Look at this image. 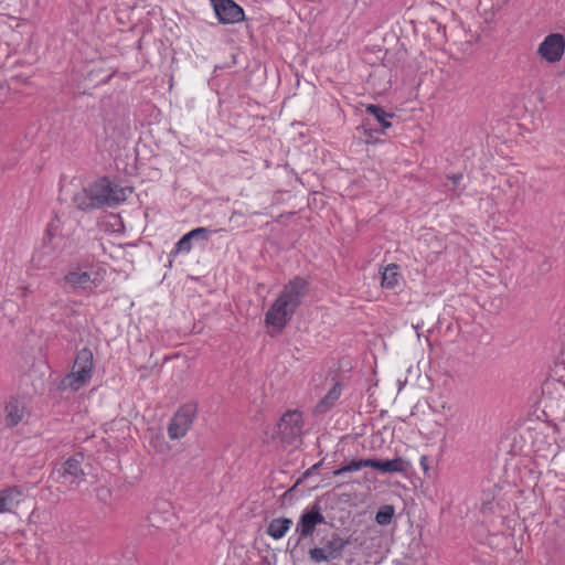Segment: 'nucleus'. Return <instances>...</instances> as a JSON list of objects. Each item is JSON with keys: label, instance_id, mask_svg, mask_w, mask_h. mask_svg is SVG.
I'll return each mask as SVG.
<instances>
[{"label": "nucleus", "instance_id": "obj_1", "mask_svg": "<svg viewBox=\"0 0 565 565\" xmlns=\"http://www.w3.org/2000/svg\"><path fill=\"white\" fill-rule=\"evenodd\" d=\"M94 369V355L89 348L84 347L76 352L72 371L62 380L64 387L78 391L92 379Z\"/></svg>", "mask_w": 565, "mask_h": 565}, {"label": "nucleus", "instance_id": "obj_2", "mask_svg": "<svg viewBox=\"0 0 565 565\" xmlns=\"http://www.w3.org/2000/svg\"><path fill=\"white\" fill-rule=\"evenodd\" d=\"M95 206L102 209L104 206L117 205L127 199V192L131 193L129 186H120L111 182L108 178H102L89 185Z\"/></svg>", "mask_w": 565, "mask_h": 565}, {"label": "nucleus", "instance_id": "obj_3", "mask_svg": "<svg viewBox=\"0 0 565 565\" xmlns=\"http://www.w3.org/2000/svg\"><path fill=\"white\" fill-rule=\"evenodd\" d=\"M322 546H315L309 550V558L316 563H329L340 559L348 545L351 544L350 537H342L339 533L332 532Z\"/></svg>", "mask_w": 565, "mask_h": 565}, {"label": "nucleus", "instance_id": "obj_4", "mask_svg": "<svg viewBox=\"0 0 565 565\" xmlns=\"http://www.w3.org/2000/svg\"><path fill=\"white\" fill-rule=\"evenodd\" d=\"M323 523H326V519L318 501L305 509L296 525L295 532L297 534V539L295 540L294 548L299 546L305 539L312 536L317 525Z\"/></svg>", "mask_w": 565, "mask_h": 565}, {"label": "nucleus", "instance_id": "obj_5", "mask_svg": "<svg viewBox=\"0 0 565 565\" xmlns=\"http://www.w3.org/2000/svg\"><path fill=\"white\" fill-rule=\"evenodd\" d=\"M198 414L195 403H186L179 407L168 425V435L171 439H180L184 437L191 428L193 420Z\"/></svg>", "mask_w": 565, "mask_h": 565}, {"label": "nucleus", "instance_id": "obj_6", "mask_svg": "<svg viewBox=\"0 0 565 565\" xmlns=\"http://www.w3.org/2000/svg\"><path fill=\"white\" fill-rule=\"evenodd\" d=\"M302 414L299 411H287L277 424V434L281 441L291 445L300 437Z\"/></svg>", "mask_w": 565, "mask_h": 565}, {"label": "nucleus", "instance_id": "obj_7", "mask_svg": "<svg viewBox=\"0 0 565 565\" xmlns=\"http://www.w3.org/2000/svg\"><path fill=\"white\" fill-rule=\"evenodd\" d=\"M365 111L372 116V119H365L361 128L369 137H372V132L385 134V130L392 126L390 119L394 117V114L386 111L382 106L370 104Z\"/></svg>", "mask_w": 565, "mask_h": 565}, {"label": "nucleus", "instance_id": "obj_8", "mask_svg": "<svg viewBox=\"0 0 565 565\" xmlns=\"http://www.w3.org/2000/svg\"><path fill=\"white\" fill-rule=\"evenodd\" d=\"M295 310L286 303L280 297H278L265 315V322L267 326H271L278 332H281L287 323L292 319Z\"/></svg>", "mask_w": 565, "mask_h": 565}, {"label": "nucleus", "instance_id": "obj_9", "mask_svg": "<svg viewBox=\"0 0 565 565\" xmlns=\"http://www.w3.org/2000/svg\"><path fill=\"white\" fill-rule=\"evenodd\" d=\"M213 232L209 227H196L185 233L174 245L169 254V266H172V258L179 254H188L193 247V242H207Z\"/></svg>", "mask_w": 565, "mask_h": 565}, {"label": "nucleus", "instance_id": "obj_10", "mask_svg": "<svg viewBox=\"0 0 565 565\" xmlns=\"http://www.w3.org/2000/svg\"><path fill=\"white\" fill-rule=\"evenodd\" d=\"M309 282L307 279L297 276L286 284L278 297L286 301L295 311L301 305L308 294Z\"/></svg>", "mask_w": 565, "mask_h": 565}, {"label": "nucleus", "instance_id": "obj_11", "mask_svg": "<svg viewBox=\"0 0 565 565\" xmlns=\"http://www.w3.org/2000/svg\"><path fill=\"white\" fill-rule=\"evenodd\" d=\"M565 52V36L561 33H551L539 45L537 53L548 63L561 61Z\"/></svg>", "mask_w": 565, "mask_h": 565}, {"label": "nucleus", "instance_id": "obj_12", "mask_svg": "<svg viewBox=\"0 0 565 565\" xmlns=\"http://www.w3.org/2000/svg\"><path fill=\"white\" fill-rule=\"evenodd\" d=\"M211 2L220 23L233 24L245 18L242 7L233 0H211Z\"/></svg>", "mask_w": 565, "mask_h": 565}, {"label": "nucleus", "instance_id": "obj_13", "mask_svg": "<svg viewBox=\"0 0 565 565\" xmlns=\"http://www.w3.org/2000/svg\"><path fill=\"white\" fill-rule=\"evenodd\" d=\"M62 287L66 291H92L97 287V282L92 278L90 273L82 270L81 268H76L65 274Z\"/></svg>", "mask_w": 565, "mask_h": 565}, {"label": "nucleus", "instance_id": "obj_14", "mask_svg": "<svg viewBox=\"0 0 565 565\" xmlns=\"http://www.w3.org/2000/svg\"><path fill=\"white\" fill-rule=\"evenodd\" d=\"M83 460V454H75L74 456L70 457L67 460H65L62 467L56 470L58 477L64 478L71 484H78L84 480L85 477V472L82 467Z\"/></svg>", "mask_w": 565, "mask_h": 565}, {"label": "nucleus", "instance_id": "obj_15", "mask_svg": "<svg viewBox=\"0 0 565 565\" xmlns=\"http://www.w3.org/2000/svg\"><path fill=\"white\" fill-rule=\"evenodd\" d=\"M22 495V490L17 486L0 490V513L11 511L20 503Z\"/></svg>", "mask_w": 565, "mask_h": 565}, {"label": "nucleus", "instance_id": "obj_16", "mask_svg": "<svg viewBox=\"0 0 565 565\" xmlns=\"http://www.w3.org/2000/svg\"><path fill=\"white\" fill-rule=\"evenodd\" d=\"M341 384L334 383L333 386L328 391V393L319 401V403L315 407V412L318 414H322L331 409L337 401L341 396Z\"/></svg>", "mask_w": 565, "mask_h": 565}, {"label": "nucleus", "instance_id": "obj_17", "mask_svg": "<svg viewBox=\"0 0 565 565\" xmlns=\"http://www.w3.org/2000/svg\"><path fill=\"white\" fill-rule=\"evenodd\" d=\"M24 416V406L18 399H11L6 405V425L8 427L17 426Z\"/></svg>", "mask_w": 565, "mask_h": 565}, {"label": "nucleus", "instance_id": "obj_18", "mask_svg": "<svg viewBox=\"0 0 565 565\" xmlns=\"http://www.w3.org/2000/svg\"><path fill=\"white\" fill-rule=\"evenodd\" d=\"M411 468V463L402 457L394 459H380L379 471L383 473L392 472H407Z\"/></svg>", "mask_w": 565, "mask_h": 565}, {"label": "nucleus", "instance_id": "obj_19", "mask_svg": "<svg viewBox=\"0 0 565 565\" xmlns=\"http://www.w3.org/2000/svg\"><path fill=\"white\" fill-rule=\"evenodd\" d=\"M291 524L292 521L288 518L273 519L268 524L267 534L275 540H279L289 531Z\"/></svg>", "mask_w": 565, "mask_h": 565}, {"label": "nucleus", "instance_id": "obj_20", "mask_svg": "<svg viewBox=\"0 0 565 565\" xmlns=\"http://www.w3.org/2000/svg\"><path fill=\"white\" fill-rule=\"evenodd\" d=\"M402 279L398 273V266L395 264L387 265L382 273L381 286L386 289L394 290Z\"/></svg>", "mask_w": 565, "mask_h": 565}, {"label": "nucleus", "instance_id": "obj_21", "mask_svg": "<svg viewBox=\"0 0 565 565\" xmlns=\"http://www.w3.org/2000/svg\"><path fill=\"white\" fill-rule=\"evenodd\" d=\"M73 202L78 210L85 212L97 209V206H95V201L93 200L89 186L84 188L83 190L74 194Z\"/></svg>", "mask_w": 565, "mask_h": 565}, {"label": "nucleus", "instance_id": "obj_22", "mask_svg": "<svg viewBox=\"0 0 565 565\" xmlns=\"http://www.w3.org/2000/svg\"><path fill=\"white\" fill-rule=\"evenodd\" d=\"M395 514V508L391 504H385L379 508L376 514H375V522L379 525L385 526L388 525L393 516Z\"/></svg>", "mask_w": 565, "mask_h": 565}, {"label": "nucleus", "instance_id": "obj_23", "mask_svg": "<svg viewBox=\"0 0 565 565\" xmlns=\"http://www.w3.org/2000/svg\"><path fill=\"white\" fill-rule=\"evenodd\" d=\"M360 469H362L361 459L352 460L349 463L343 465L339 469L334 470L333 476L338 477V476H342L345 472H353V471H358Z\"/></svg>", "mask_w": 565, "mask_h": 565}, {"label": "nucleus", "instance_id": "obj_24", "mask_svg": "<svg viewBox=\"0 0 565 565\" xmlns=\"http://www.w3.org/2000/svg\"><path fill=\"white\" fill-rule=\"evenodd\" d=\"M47 247L44 245L40 250H38L34 255L32 260L36 263L38 265L46 266L47 262L44 259V255H46Z\"/></svg>", "mask_w": 565, "mask_h": 565}, {"label": "nucleus", "instance_id": "obj_25", "mask_svg": "<svg viewBox=\"0 0 565 565\" xmlns=\"http://www.w3.org/2000/svg\"><path fill=\"white\" fill-rule=\"evenodd\" d=\"M362 468H373L379 470L380 459L366 458L361 459Z\"/></svg>", "mask_w": 565, "mask_h": 565}, {"label": "nucleus", "instance_id": "obj_26", "mask_svg": "<svg viewBox=\"0 0 565 565\" xmlns=\"http://www.w3.org/2000/svg\"><path fill=\"white\" fill-rule=\"evenodd\" d=\"M427 461H428V458L426 456H422L420 465H422L424 470H428Z\"/></svg>", "mask_w": 565, "mask_h": 565}, {"label": "nucleus", "instance_id": "obj_27", "mask_svg": "<svg viewBox=\"0 0 565 565\" xmlns=\"http://www.w3.org/2000/svg\"><path fill=\"white\" fill-rule=\"evenodd\" d=\"M462 179V174H454L451 177V180L454 182L455 185L459 184L460 180Z\"/></svg>", "mask_w": 565, "mask_h": 565}, {"label": "nucleus", "instance_id": "obj_28", "mask_svg": "<svg viewBox=\"0 0 565 565\" xmlns=\"http://www.w3.org/2000/svg\"><path fill=\"white\" fill-rule=\"evenodd\" d=\"M102 493H108V490L107 489H104V488H100L97 490V494L100 497Z\"/></svg>", "mask_w": 565, "mask_h": 565}, {"label": "nucleus", "instance_id": "obj_29", "mask_svg": "<svg viewBox=\"0 0 565 565\" xmlns=\"http://www.w3.org/2000/svg\"><path fill=\"white\" fill-rule=\"evenodd\" d=\"M320 463L312 466V469H319Z\"/></svg>", "mask_w": 565, "mask_h": 565}]
</instances>
